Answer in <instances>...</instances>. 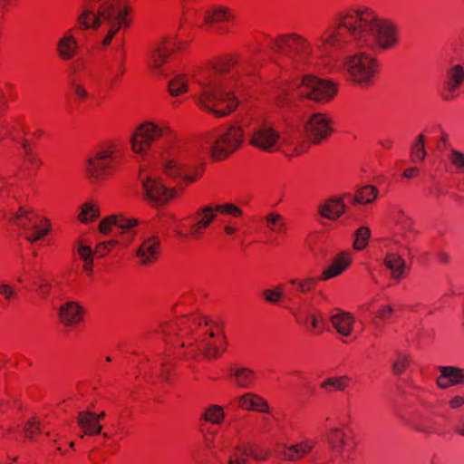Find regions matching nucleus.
I'll list each match as a JSON object with an SVG mask.
<instances>
[{
	"instance_id": "c9c22d12",
	"label": "nucleus",
	"mask_w": 464,
	"mask_h": 464,
	"mask_svg": "<svg viewBox=\"0 0 464 464\" xmlns=\"http://www.w3.org/2000/svg\"><path fill=\"white\" fill-rule=\"evenodd\" d=\"M371 229L366 226L358 227L353 233V247L357 251L365 249L371 237Z\"/></svg>"
},
{
	"instance_id": "13d9d810",
	"label": "nucleus",
	"mask_w": 464,
	"mask_h": 464,
	"mask_svg": "<svg viewBox=\"0 0 464 464\" xmlns=\"http://www.w3.org/2000/svg\"><path fill=\"white\" fill-rule=\"evenodd\" d=\"M392 306L388 304H382L379 306L377 312H376V318L386 320L391 317L392 314Z\"/></svg>"
},
{
	"instance_id": "f704fd0d",
	"label": "nucleus",
	"mask_w": 464,
	"mask_h": 464,
	"mask_svg": "<svg viewBox=\"0 0 464 464\" xmlns=\"http://www.w3.org/2000/svg\"><path fill=\"white\" fill-rule=\"evenodd\" d=\"M201 418L206 422L220 425L225 420V411L221 406L212 404L204 410Z\"/></svg>"
},
{
	"instance_id": "5701e85b",
	"label": "nucleus",
	"mask_w": 464,
	"mask_h": 464,
	"mask_svg": "<svg viewBox=\"0 0 464 464\" xmlns=\"http://www.w3.org/2000/svg\"><path fill=\"white\" fill-rule=\"evenodd\" d=\"M75 32L76 28L67 30L57 42V53L63 61L72 60L79 51L80 45Z\"/></svg>"
},
{
	"instance_id": "a211bd4d",
	"label": "nucleus",
	"mask_w": 464,
	"mask_h": 464,
	"mask_svg": "<svg viewBox=\"0 0 464 464\" xmlns=\"http://www.w3.org/2000/svg\"><path fill=\"white\" fill-rule=\"evenodd\" d=\"M304 130L314 142H319L331 134V120L324 113H314L304 124Z\"/></svg>"
},
{
	"instance_id": "bf43d9fd",
	"label": "nucleus",
	"mask_w": 464,
	"mask_h": 464,
	"mask_svg": "<svg viewBox=\"0 0 464 464\" xmlns=\"http://www.w3.org/2000/svg\"><path fill=\"white\" fill-rule=\"evenodd\" d=\"M373 300L363 302L358 305V312L362 314V315H371L372 314V305Z\"/></svg>"
},
{
	"instance_id": "6e6552de",
	"label": "nucleus",
	"mask_w": 464,
	"mask_h": 464,
	"mask_svg": "<svg viewBox=\"0 0 464 464\" xmlns=\"http://www.w3.org/2000/svg\"><path fill=\"white\" fill-rule=\"evenodd\" d=\"M116 150V145L112 142L101 146L86 160L84 169L87 176L94 180H102L112 175L119 165Z\"/></svg>"
},
{
	"instance_id": "0e129e2a",
	"label": "nucleus",
	"mask_w": 464,
	"mask_h": 464,
	"mask_svg": "<svg viewBox=\"0 0 464 464\" xmlns=\"http://www.w3.org/2000/svg\"><path fill=\"white\" fill-rule=\"evenodd\" d=\"M464 404V398L461 396H455L450 401V406L452 409H458Z\"/></svg>"
},
{
	"instance_id": "c85d7f7f",
	"label": "nucleus",
	"mask_w": 464,
	"mask_h": 464,
	"mask_svg": "<svg viewBox=\"0 0 464 464\" xmlns=\"http://www.w3.org/2000/svg\"><path fill=\"white\" fill-rule=\"evenodd\" d=\"M330 322L341 336L349 337L353 333L355 318L351 313L339 310L330 317Z\"/></svg>"
},
{
	"instance_id": "7c9ffc66",
	"label": "nucleus",
	"mask_w": 464,
	"mask_h": 464,
	"mask_svg": "<svg viewBox=\"0 0 464 464\" xmlns=\"http://www.w3.org/2000/svg\"><path fill=\"white\" fill-rule=\"evenodd\" d=\"M104 416V412L96 415L90 411H82L79 413L78 424L85 434H98L102 430V426L99 424L101 418Z\"/></svg>"
},
{
	"instance_id": "5fc2aeb1",
	"label": "nucleus",
	"mask_w": 464,
	"mask_h": 464,
	"mask_svg": "<svg viewBox=\"0 0 464 464\" xmlns=\"http://www.w3.org/2000/svg\"><path fill=\"white\" fill-rule=\"evenodd\" d=\"M272 88L274 89L273 96L278 100V103L282 102L288 95L289 87L286 83H276Z\"/></svg>"
},
{
	"instance_id": "39448f33",
	"label": "nucleus",
	"mask_w": 464,
	"mask_h": 464,
	"mask_svg": "<svg viewBox=\"0 0 464 464\" xmlns=\"http://www.w3.org/2000/svg\"><path fill=\"white\" fill-rule=\"evenodd\" d=\"M132 22L131 7L122 0H88L78 16V24L96 32L102 47H108Z\"/></svg>"
},
{
	"instance_id": "de8ad7c7",
	"label": "nucleus",
	"mask_w": 464,
	"mask_h": 464,
	"mask_svg": "<svg viewBox=\"0 0 464 464\" xmlns=\"http://www.w3.org/2000/svg\"><path fill=\"white\" fill-rule=\"evenodd\" d=\"M22 146L24 150V162L34 168H39L42 165L41 160L32 151L27 140H22Z\"/></svg>"
},
{
	"instance_id": "7ed1b4c3",
	"label": "nucleus",
	"mask_w": 464,
	"mask_h": 464,
	"mask_svg": "<svg viewBox=\"0 0 464 464\" xmlns=\"http://www.w3.org/2000/svg\"><path fill=\"white\" fill-rule=\"evenodd\" d=\"M252 60L253 57L242 62L231 59L198 71L193 77L198 85L197 104L218 117L233 112L239 103L240 89L250 82Z\"/></svg>"
},
{
	"instance_id": "0eeeda50",
	"label": "nucleus",
	"mask_w": 464,
	"mask_h": 464,
	"mask_svg": "<svg viewBox=\"0 0 464 464\" xmlns=\"http://www.w3.org/2000/svg\"><path fill=\"white\" fill-rule=\"evenodd\" d=\"M340 70L349 82L364 89L374 84L379 74L380 63L372 54L361 51L343 56Z\"/></svg>"
},
{
	"instance_id": "bb28decb",
	"label": "nucleus",
	"mask_w": 464,
	"mask_h": 464,
	"mask_svg": "<svg viewBox=\"0 0 464 464\" xmlns=\"http://www.w3.org/2000/svg\"><path fill=\"white\" fill-rule=\"evenodd\" d=\"M237 406L245 411L269 413L270 408L266 399L253 392H246L237 398Z\"/></svg>"
},
{
	"instance_id": "f8f14e48",
	"label": "nucleus",
	"mask_w": 464,
	"mask_h": 464,
	"mask_svg": "<svg viewBox=\"0 0 464 464\" xmlns=\"http://www.w3.org/2000/svg\"><path fill=\"white\" fill-rule=\"evenodd\" d=\"M298 94L310 100L325 103L337 94L338 84L326 79H319L314 75H304L297 87Z\"/></svg>"
},
{
	"instance_id": "052dcab7",
	"label": "nucleus",
	"mask_w": 464,
	"mask_h": 464,
	"mask_svg": "<svg viewBox=\"0 0 464 464\" xmlns=\"http://www.w3.org/2000/svg\"><path fill=\"white\" fill-rule=\"evenodd\" d=\"M3 128L5 129V134L9 135L13 140H17L19 138L20 134L15 126L5 124Z\"/></svg>"
},
{
	"instance_id": "e2e57ef3",
	"label": "nucleus",
	"mask_w": 464,
	"mask_h": 464,
	"mask_svg": "<svg viewBox=\"0 0 464 464\" xmlns=\"http://www.w3.org/2000/svg\"><path fill=\"white\" fill-rule=\"evenodd\" d=\"M15 0H0V11L2 14L7 13Z\"/></svg>"
},
{
	"instance_id": "9b49d317",
	"label": "nucleus",
	"mask_w": 464,
	"mask_h": 464,
	"mask_svg": "<svg viewBox=\"0 0 464 464\" xmlns=\"http://www.w3.org/2000/svg\"><path fill=\"white\" fill-rule=\"evenodd\" d=\"M244 130L240 126H230L220 130L208 140L211 155L216 160H223L236 151L243 141Z\"/></svg>"
},
{
	"instance_id": "dca6fc26",
	"label": "nucleus",
	"mask_w": 464,
	"mask_h": 464,
	"mask_svg": "<svg viewBox=\"0 0 464 464\" xmlns=\"http://www.w3.org/2000/svg\"><path fill=\"white\" fill-rule=\"evenodd\" d=\"M140 220L134 218H128L123 215L109 216L99 224V231L103 235L111 233L113 227L121 230L122 241L128 246L132 243L136 237L134 228L138 227Z\"/></svg>"
},
{
	"instance_id": "69168bd1",
	"label": "nucleus",
	"mask_w": 464,
	"mask_h": 464,
	"mask_svg": "<svg viewBox=\"0 0 464 464\" xmlns=\"http://www.w3.org/2000/svg\"><path fill=\"white\" fill-rule=\"evenodd\" d=\"M419 173L420 170L416 167H411L403 171V177L407 179H411L417 177Z\"/></svg>"
},
{
	"instance_id": "4468645a",
	"label": "nucleus",
	"mask_w": 464,
	"mask_h": 464,
	"mask_svg": "<svg viewBox=\"0 0 464 464\" xmlns=\"http://www.w3.org/2000/svg\"><path fill=\"white\" fill-rule=\"evenodd\" d=\"M140 179L142 184L146 198L153 204L164 205L172 198H178L183 188H168L161 179L152 174L140 173Z\"/></svg>"
},
{
	"instance_id": "774afa93",
	"label": "nucleus",
	"mask_w": 464,
	"mask_h": 464,
	"mask_svg": "<svg viewBox=\"0 0 464 464\" xmlns=\"http://www.w3.org/2000/svg\"><path fill=\"white\" fill-rule=\"evenodd\" d=\"M439 261L443 264H448L450 260V256L449 254L441 252L438 256Z\"/></svg>"
},
{
	"instance_id": "f257e3e1",
	"label": "nucleus",
	"mask_w": 464,
	"mask_h": 464,
	"mask_svg": "<svg viewBox=\"0 0 464 464\" xmlns=\"http://www.w3.org/2000/svg\"><path fill=\"white\" fill-rule=\"evenodd\" d=\"M399 42L398 28L369 8L353 10L310 40L297 34L281 35L269 43L274 61L281 67L304 71L323 69L335 49L348 45L370 50H387Z\"/></svg>"
},
{
	"instance_id": "58836bf2",
	"label": "nucleus",
	"mask_w": 464,
	"mask_h": 464,
	"mask_svg": "<svg viewBox=\"0 0 464 464\" xmlns=\"http://www.w3.org/2000/svg\"><path fill=\"white\" fill-rule=\"evenodd\" d=\"M377 188L373 186H364L357 190L354 201L360 204L372 203L377 198Z\"/></svg>"
},
{
	"instance_id": "4c0bfd02",
	"label": "nucleus",
	"mask_w": 464,
	"mask_h": 464,
	"mask_svg": "<svg viewBox=\"0 0 464 464\" xmlns=\"http://www.w3.org/2000/svg\"><path fill=\"white\" fill-rule=\"evenodd\" d=\"M349 382V378L347 376H339V377H330L327 378L321 383V388L326 391L327 392H332L334 391H343L344 390Z\"/></svg>"
},
{
	"instance_id": "412c9836",
	"label": "nucleus",
	"mask_w": 464,
	"mask_h": 464,
	"mask_svg": "<svg viewBox=\"0 0 464 464\" xmlns=\"http://www.w3.org/2000/svg\"><path fill=\"white\" fill-rule=\"evenodd\" d=\"M249 457L258 461H265L269 454L264 450L254 447L237 446L228 456V464H248Z\"/></svg>"
},
{
	"instance_id": "ddd939ff",
	"label": "nucleus",
	"mask_w": 464,
	"mask_h": 464,
	"mask_svg": "<svg viewBox=\"0 0 464 464\" xmlns=\"http://www.w3.org/2000/svg\"><path fill=\"white\" fill-rule=\"evenodd\" d=\"M216 218L215 206L208 205L198 208L191 218L179 221L175 226V230L179 236L190 235L194 238H198Z\"/></svg>"
},
{
	"instance_id": "a18cd8bd",
	"label": "nucleus",
	"mask_w": 464,
	"mask_h": 464,
	"mask_svg": "<svg viewBox=\"0 0 464 464\" xmlns=\"http://www.w3.org/2000/svg\"><path fill=\"white\" fill-rule=\"evenodd\" d=\"M289 284L296 286L297 292L305 294L314 287L316 285V278L311 276L303 279L293 278L289 280Z\"/></svg>"
},
{
	"instance_id": "473e14b6",
	"label": "nucleus",
	"mask_w": 464,
	"mask_h": 464,
	"mask_svg": "<svg viewBox=\"0 0 464 464\" xmlns=\"http://www.w3.org/2000/svg\"><path fill=\"white\" fill-rule=\"evenodd\" d=\"M232 17L231 12L222 6L213 7L204 13V22L208 24L229 21Z\"/></svg>"
},
{
	"instance_id": "3c124183",
	"label": "nucleus",
	"mask_w": 464,
	"mask_h": 464,
	"mask_svg": "<svg viewBox=\"0 0 464 464\" xmlns=\"http://www.w3.org/2000/svg\"><path fill=\"white\" fill-rule=\"evenodd\" d=\"M0 295L3 296L7 303H11L17 296V293L12 285L1 281Z\"/></svg>"
},
{
	"instance_id": "603ef678",
	"label": "nucleus",
	"mask_w": 464,
	"mask_h": 464,
	"mask_svg": "<svg viewBox=\"0 0 464 464\" xmlns=\"http://www.w3.org/2000/svg\"><path fill=\"white\" fill-rule=\"evenodd\" d=\"M307 329L314 334H321L324 330V323L314 314H309Z\"/></svg>"
},
{
	"instance_id": "aec40b11",
	"label": "nucleus",
	"mask_w": 464,
	"mask_h": 464,
	"mask_svg": "<svg viewBox=\"0 0 464 464\" xmlns=\"http://www.w3.org/2000/svg\"><path fill=\"white\" fill-rule=\"evenodd\" d=\"M86 68L87 61L82 58L75 60L73 63L70 64V71L72 74L70 83L71 89L75 99L80 102L88 100L90 97V93L87 88L85 87L82 80L80 78L81 72L86 70Z\"/></svg>"
},
{
	"instance_id": "4be33fe9",
	"label": "nucleus",
	"mask_w": 464,
	"mask_h": 464,
	"mask_svg": "<svg viewBox=\"0 0 464 464\" xmlns=\"http://www.w3.org/2000/svg\"><path fill=\"white\" fill-rule=\"evenodd\" d=\"M464 81V69L461 65L456 64L449 68L445 73L443 84L445 89V99L450 100L458 95V90Z\"/></svg>"
},
{
	"instance_id": "338daca9",
	"label": "nucleus",
	"mask_w": 464,
	"mask_h": 464,
	"mask_svg": "<svg viewBox=\"0 0 464 464\" xmlns=\"http://www.w3.org/2000/svg\"><path fill=\"white\" fill-rule=\"evenodd\" d=\"M237 227L231 224H226L224 226V232L227 236H233L237 233Z\"/></svg>"
},
{
	"instance_id": "20e7f679",
	"label": "nucleus",
	"mask_w": 464,
	"mask_h": 464,
	"mask_svg": "<svg viewBox=\"0 0 464 464\" xmlns=\"http://www.w3.org/2000/svg\"><path fill=\"white\" fill-rule=\"evenodd\" d=\"M162 334L169 343L178 347V354L187 360L218 358L226 350V335L223 327L198 314L184 315L174 322L160 325Z\"/></svg>"
},
{
	"instance_id": "864d4df0",
	"label": "nucleus",
	"mask_w": 464,
	"mask_h": 464,
	"mask_svg": "<svg viewBox=\"0 0 464 464\" xmlns=\"http://www.w3.org/2000/svg\"><path fill=\"white\" fill-rule=\"evenodd\" d=\"M119 244V241L111 239L109 241L101 242L96 246L95 254L100 257L104 256L107 253H109L114 246Z\"/></svg>"
},
{
	"instance_id": "72a5a7b5",
	"label": "nucleus",
	"mask_w": 464,
	"mask_h": 464,
	"mask_svg": "<svg viewBox=\"0 0 464 464\" xmlns=\"http://www.w3.org/2000/svg\"><path fill=\"white\" fill-rule=\"evenodd\" d=\"M231 376L234 378L235 382L241 388L252 387L255 380V373L248 368H236L231 370Z\"/></svg>"
},
{
	"instance_id": "b1692460",
	"label": "nucleus",
	"mask_w": 464,
	"mask_h": 464,
	"mask_svg": "<svg viewBox=\"0 0 464 464\" xmlns=\"http://www.w3.org/2000/svg\"><path fill=\"white\" fill-rule=\"evenodd\" d=\"M61 323L68 327H74L83 320V308L74 301L63 304L58 311Z\"/></svg>"
},
{
	"instance_id": "2eb2a0df",
	"label": "nucleus",
	"mask_w": 464,
	"mask_h": 464,
	"mask_svg": "<svg viewBox=\"0 0 464 464\" xmlns=\"http://www.w3.org/2000/svg\"><path fill=\"white\" fill-rule=\"evenodd\" d=\"M14 222L24 230V237L31 242L42 239L50 228L46 218L24 209H20L17 213Z\"/></svg>"
},
{
	"instance_id": "393cba45",
	"label": "nucleus",
	"mask_w": 464,
	"mask_h": 464,
	"mask_svg": "<svg viewBox=\"0 0 464 464\" xmlns=\"http://www.w3.org/2000/svg\"><path fill=\"white\" fill-rule=\"evenodd\" d=\"M353 256L351 252L343 251L336 255L330 266L325 268L320 279L326 281L342 275L352 264Z\"/></svg>"
},
{
	"instance_id": "f03ea898",
	"label": "nucleus",
	"mask_w": 464,
	"mask_h": 464,
	"mask_svg": "<svg viewBox=\"0 0 464 464\" xmlns=\"http://www.w3.org/2000/svg\"><path fill=\"white\" fill-rule=\"evenodd\" d=\"M130 143L134 154L144 160L150 159L169 179L179 185H189L201 176L192 146L177 139L164 122H141L130 135Z\"/></svg>"
},
{
	"instance_id": "423d86ee",
	"label": "nucleus",
	"mask_w": 464,
	"mask_h": 464,
	"mask_svg": "<svg viewBox=\"0 0 464 464\" xmlns=\"http://www.w3.org/2000/svg\"><path fill=\"white\" fill-rule=\"evenodd\" d=\"M249 144L268 153L281 152L286 157H295L308 149V142L298 129L280 130L270 121L258 120L248 132Z\"/></svg>"
},
{
	"instance_id": "e433bc0d",
	"label": "nucleus",
	"mask_w": 464,
	"mask_h": 464,
	"mask_svg": "<svg viewBox=\"0 0 464 464\" xmlns=\"http://www.w3.org/2000/svg\"><path fill=\"white\" fill-rule=\"evenodd\" d=\"M266 227L276 235H282L286 230L285 218L277 213H269L266 217Z\"/></svg>"
},
{
	"instance_id": "c03bdc74",
	"label": "nucleus",
	"mask_w": 464,
	"mask_h": 464,
	"mask_svg": "<svg viewBox=\"0 0 464 464\" xmlns=\"http://www.w3.org/2000/svg\"><path fill=\"white\" fill-rule=\"evenodd\" d=\"M411 362V357L404 352H398L396 358L392 363V372L396 375H400L408 368Z\"/></svg>"
},
{
	"instance_id": "1a4fd4ad",
	"label": "nucleus",
	"mask_w": 464,
	"mask_h": 464,
	"mask_svg": "<svg viewBox=\"0 0 464 464\" xmlns=\"http://www.w3.org/2000/svg\"><path fill=\"white\" fill-rule=\"evenodd\" d=\"M185 46V43L175 37L165 36L155 44L148 53L147 63L149 67L158 73H165V65L172 63L178 53Z\"/></svg>"
},
{
	"instance_id": "f3484780",
	"label": "nucleus",
	"mask_w": 464,
	"mask_h": 464,
	"mask_svg": "<svg viewBox=\"0 0 464 464\" xmlns=\"http://www.w3.org/2000/svg\"><path fill=\"white\" fill-rule=\"evenodd\" d=\"M391 220L393 223L392 241L401 249L407 248L414 237L411 218L401 208H395L391 214Z\"/></svg>"
},
{
	"instance_id": "6e6d98bb",
	"label": "nucleus",
	"mask_w": 464,
	"mask_h": 464,
	"mask_svg": "<svg viewBox=\"0 0 464 464\" xmlns=\"http://www.w3.org/2000/svg\"><path fill=\"white\" fill-rule=\"evenodd\" d=\"M33 285L35 286V291L41 298H46L51 290V285L45 280H34Z\"/></svg>"
},
{
	"instance_id": "a19ab883",
	"label": "nucleus",
	"mask_w": 464,
	"mask_h": 464,
	"mask_svg": "<svg viewBox=\"0 0 464 464\" xmlns=\"http://www.w3.org/2000/svg\"><path fill=\"white\" fill-rule=\"evenodd\" d=\"M188 91V81L184 75L178 74L169 82V92L172 96H179Z\"/></svg>"
},
{
	"instance_id": "c756f323",
	"label": "nucleus",
	"mask_w": 464,
	"mask_h": 464,
	"mask_svg": "<svg viewBox=\"0 0 464 464\" xmlns=\"http://www.w3.org/2000/svg\"><path fill=\"white\" fill-rule=\"evenodd\" d=\"M440 372V375L437 379V384L442 389L464 383L463 369L454 366H441Z\"/></svg>"
},
{
	"instance_id": "49530a36",
	"label": "nucleus",
	"mask_w": 464,
	"mask_h": 464,
	"mask_svg": "<svg viewBox=\"0 0 464 464\" xmlns=\"http://www.w3.org/2000/svg\"><path fill=\"white\" fill-rule=\"evenodd\" d=\"M449 161L456 169L457 172L464 173V153L451 149L448 155Z\"/></svg>"
},
{
	"instance_id": "09e8293b",
	"label": "nucleus",
	"mask_w": 464,
	"mask_h": 464,
	"mask_svg": "<svg viewBox=\"0 0 464 464\" xmlns=\"http://www.w3.org/2000/svg\"><path fill=\"white\" fill-rule=\"evenodd\" d=\"M284 285H278L274 289H266L263 292L264 298L271 303L276 304L283 297Z\"/></svg>"
},
{
	"instance_id": "9d476101",
	"label": "nucleus",
	"mask_w": 464,
	"mask_h": 464,
	"mask_svg": "<svg viewBox=\"0 0 464 464\" xmlns=\"http://www.w3.org/2000/svg\"><path fill=\"white\" fill-rule=\"evenodd\" d=\"M134 231L136 237H139V245L135 251V256L139 263L147 266L156 262L161 252V241L159 235L149 230L146 221H140Z\"/></svg>"
},
{
	"instance_id": "680f3d73",
	"label": "nucleus",
	"mask_w": 464,
	"mask_h": 464,
	"mask_svg": "<svg viewBox=\"0 0 464 464\" xmlns=\"http://www.w3.org/2000/svg\"><path fill=\"white\" fill-rule=\"evenodd\" d=\"M216 434H217L216 430H208L207 432V434L204 435L205 442H206L208 448H209V449L214 448L213 438Z\"/></svg>"
},
{
	"instance_id": "ea45409f",
	"label": "nucleus",
	"mask_w": 464,
	"mask_h": 464,
	"mask_svg": "<svg viewBox=\"0 0 464 464\" xmlns=\"http://www.w3.org/2000/svg\"><path fill=\"white\" fill-rule=\"evenodd\" d=\"M100 216L99 209L96 205L86 202L81 207L78 218L82 223H90L96 220Z\"/></svg>"
},
{
	"instance_id": "4d7b16f0",
	"label": "nucleus",
	"mask_w": 464,
	"mask_h": 464,
	"mask_svg": "<svg viewBox=\"0 0 464 464\" xmlns=\"http://www.w3.org/2000/svg\"><path fill=\"white\" fill-rule=\"evenodd\" d=\"M40 430V424L35 419L30 420L25 428L24 434L27 438H33L34 433Z\"/></svg>"
},
{
	"instance_id": "6ab92c4d",
	"label": "nucleus",
	"mask_w": 464,
	"mask_h": 464,
	"mask_svg": "<svg viewBox=\"0 0 464 464\" xmlns=\"http://www.w3.org/2000/svg\"><path fill=\"white\" fill-rule=\"evenodd\" d=\"M315 445V440L304 439L293 445L284 446L283 449L279 451V455L285 461H300L314 452Z\"/></svg>"
},
{
	"instance_id": "a878e982",
	"label": "nucleus",
	"mask_w": 464,
	"mask_h": 464,
	"mask_svg": "<svg viewBox=\"0 0 464 464\" xmlns=\"http://www.w3.org/2000/svg\"><path fill=\"white\" fill-rule=\"evenodd\" d=\"M326 438L334 455L342 459L349 457V445L343 430L333 427L328 430Z\"/></svg>"
},
{
	"instance_id": "2f4dec72",
	"label": "nucleus",
	"mask_w": 464,
	"mask_h": 464,
	"mask_svg": "<svg viewBox=\"0 0 464 464\" xmlns=\"http://www.w3.org/2000/svg\"><path fill=\"white\" fill-rule=\"evenodd\" d=\"M384 265L391 271L392 277L394 279L401 278L406 269L405 261L401 256L393 252L386 255Z\"/></svg>"
},
{
	"instance_id": "cd10ccee",
	"label": "nucleus",
	"mask_w": 464,
	"mask_h": 464,
	"mask_svg": "<svg viewBox=\"0 0 464 464\" xmlns=\"http://www.w3.org/2000/svg\"><path fill=\"white\" fill-rule=\"evenodd\" d=\"M346 211L343 198L332 197L319 206V214L329 220H336Z\"/></svg>"
},
{
	"instance_id": "8fccbe9b",
	"label": "nucleus",
	"mask_w": 464,
	"mask_h": 464,
	"mask_svg": "<svg viewBox=\"0 0 464 464\" xmlns=\"http://www.w3.org/2000/svg\"><path fill=\"white\" fill-rule=\"evenodd\" d=\"M217 213H224L233 217H240L242 210L232 203L218 204L215 206Z\"/></svg>"
},
{
	"instance_id": "79ce46f5",
	"label": "nucleus",
	"mask_w": 464,
	"mask_h": 464,
	"mask_svg": "<svg viewBox=\"0 0 464 464\" xmlns=\"http://www.w3.org/2000/svg\"><path fill=\"white\" fill-rule=\"evenodd\" d=\"M94 252L89 246L80 244L78 246V255L81 259L83 260V270L86 274L91 275L92 273V256Z\"/></svg>"
},
{
	"instance_id": "37998d69",
	"label": "nucleus",
	"mask_w": 464,
	"mask_h": 464,
	"mask_svg": "<svg viewBox=\"0 0 464 464\" xmlns=\"http://www.w3.org/2000/svg\"><path fill=\"white\" fill-rule=\"evenodd\" d=\"M426 157L423 135L418 136L411 149V160L414 163L421 162Z\"/></svg>"
}]
</instances>
